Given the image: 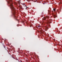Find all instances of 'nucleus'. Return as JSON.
<instances>
[{
    "label": "nucleus",
    "mask_w": 62,
    "mask_h": 62,
    "mask_svg": "<svg viewBox=\"0 0 62 62\" xmlns=\"http://www.w3.org/2000/svg\"><path fill=\"white\" fill-rule=\"evenodd\" d=\"M8 4H9V6L10 7V8L12 10V12L13 13V16L15 19L17 18V17L16 16V9L12 4V0H8Z\"/></svg>",
    "instance_id": "obj_1"
},
{
    "label": "nucleus",
    "mask_w": 62,
    "mask_h": 62,
    "mask_svg": "<svg viewBox=\"0 0 62 62\" xmlns=\"http://www.w3.org/2000/svg\"><path fill=\"white\" fill-rule=\"evenodd\" d=\"M52 21V19H50V20H47V23L46 24L48 25H47L46 26H45L44 25L43 27V28H44V29H45L46 31H47V30H48V26L50 27H51V25H49L48 24V23H51V21Z\"/></svg>",
    "instance_id": "obj_2"
},
{
    "label": "nucleus",
    "mask_w": 62,
    "mask_h": 62,
    "mask_svg": "<svg viewBox=\"0 0 62 62\" xmlns=\"http://www.w3.org/2000/svg\"><path fill=\"white\" fill-rule=\"evenodd\" d=\"M42 24H43V25H45V22H44L43 21L42 22Z\"/></svg>",
    "instance_id": "obj_3"
},
{
    "label": "nucleus",
    "mask_w": 62,
    "mask_h": 62,
    "mask_svg": "<svg viewBox=\"0 0 62 62\" xmlns=\"http://www.w3.org/2000/svg\"><path fill=\"white\" fill-rule=\"evenodd\" d=\"M46 17H44L43 18V20H46Z\"/></svg>",
    "instance_id": "obj_4"
},
{
    "label": "nucleus",
    "mask_w": 62,
    "mask_h": 62,
    "mask_svg": "<svg viewBox=\"0 0 62 62\" xmlns=\"http://www.w3.org/2000/svg\"><path fill=\"white\" fill-rule=\"evenodd\" d=\"M48 12L49 14H50V13H51V11L49 10H48Z\"/></svg>",
    "instance_id": "obj_5"
},
{
    "label": "nucleus",
    "mask_w": 62,
    "mask_h": 62,
    "mask_svg": "<svg viewBox=\"0 0 62 62\" xmlns=\"http://www.w3.org/2000/svg\"><path fill=\"white\" fill-rule=\"evenodd\" d=\"M54 18H55L56 17V16H55V15H54Z\"/></svg>",
    "instance_id": "obj_6"
},
{
    "label": "nucleus",
    "mask_w": 62,
    "mask_h": 62,
    "mask_svg": "<svg viewBox=\"0 0 62 62\" xmlns=\"http://www.w3.org/2000/svg\"><path fill=\"white\" fill-rule=\"evenodd\" d=\"M25 8H25V9H26V8H27V7L26 6V5H25Z\"/></svg>",
    "instance_id": "obj_7"
},
{
    "label": "nucleus",
    "mask_w": 62,
    "mask_h": 62,
    "mask_svg": "<svg viewBox=\"0 0 62 62\" xmlns=\"http://www.w3.org/2000/svg\"><path fill=\"white\" fill-rule=\"evenodd\" d=\"M53 10L54 11H55V9H53Z\"/></svg>",
    "instance_id": "obj_8"
},
{
    "label": "nucleus",
    "mask_w": 62,
    "mask_h": 62,
    "mask_svg": "<svg viewBox=\"0 0 62 62\" xmlns=\"http://www.w3.org/2000/svg\"><path fill=\"white\" fill-rule=\"evenodd\" d=\"M4 48H6V46H4Z\"/></svg>",
    "instance_id": "obj_9"
},
{
    "label": "nucleus",
    "mask_w": 62,
    "mask_h": 62,
    "mask_svg": "<svg viewBox=\"0 0 62 62\" xmlns=\"http://www.w3.org/2000/svg\"><path fill=\"white\" fill-rule=\"evenodd\" d=\"M43 16L42 15L41 16V17H43Z\"/></svg>",
    "instance_id": "obj_10"
},
{
    "label": "nucleus",
    "mask_w": 62,
    "mask_h": 62,
    "mask_svg": "<svg viewBox=\"0 0 62 62\" xmlns=\"http://www.w3.org/2000/svg\"><path fill=\"white\" fill-rule=\"evenodd\" d=\"M12 58H14V57L13 56H12Z\"/></svg>",
    "instance_id": "obj_11"
},
{
    "label": "nucleus",
    "mask_w": 62,
    "mask_h": 62,
    "mask_svg": "<svg viewBox=\"0 0 62 62\" xmlns=\"http://www.w3.org/2000/svg\"><path fill=\"white\" fill-rule=\"evenodd\" d=\"M47 18H48L49 17V16H47Z\"/></svg>",
    "instance_id": "obj_12"
},
{
    "label": "nucleus",
    "mask_w": 62,
    "mask_h": 62,
    "mask_svg": "<svg viewBox=\"0 0 62 62\" xmlns=\"http://www.w3.org/2000/svg\"><path fill=\"white\" fill-rule=\"evenodd\" d=\"M38 27H39L40 26H38Z\"/></svg>",
    "instance_id": "obj_13"
},
{
    "label": "nucleus",
    "mask_w": 62,
    "mask_h": 62,
    "mask_svg": "<svg viewBox=\"0 0 62 62\" xmlns=\"http://www.w3.org/2000/svg\"><path fill=\"white\" fill-rule=\"evenodd\" d=\"M60 34V32H59V33H58V34Z\"/></svg>",
    "instance_id": "obj_14"
},
{
    "label": "nucleus",
    "mask_w": 62,
    "mask_h": 62,
    "mask_svg": "<svg viewBox=\"0 0 62 62\" xmlns=\"http://www.w3.org/2000/svg\"><path fill=\"white\" fill-rule=\"evenodd\" d=\"M21 8V9H23V8H22V7Z\"/></svg>",
    "instance_id": "obj_15"
},
{
    "label": "nucleus",
    "mask_w": 62,
    "mask_h": 62,
    "mask_svg": "<svg viewBox=\"0 0 62 62\" xmlns=\"http://www.w3.org/2000/svg\"><path fill=\"white\" fill-rule=\"evenodd\" d=\"M23 23H24V21H23Z\"/></svg>",
    "instance_id": "obj_16"
},
{
    "label": "nucleus",
    "mask_w": 62,
    "mask_h": 62,
    "mask_svg": "<svg viewBox=\"0 0 62 62\" xmlns=\"http://www.w3.org/2000/svg\"><path fill=\"white\" fill-rule=\"evenodd\" d=\"M24 21H26V20H25Z\"/></svg>",
    "instance_id": "obj_17"
},
{
    "label": "nucleus",
    "mask_w": 62,
    "mask_h": 62,
    "mask_svg": "<svg viewBox=\"0 0 62 62\" xmlns=\"http://www.w3.org/2000/svg\"><path fill=\"white\" fill-rule=\"evenodd\" d=\"M54 41H55V39H54Z\"/></svg>",
    "instance_id": "obj_18"
},
{
    "label": "nucleus",
    "mask_w": 62,
    "mask_h": 62,
    "mask_svg": "<svg viewBox=\"0 0 62 62\" xmlns=\"http://www.w3.org/2000/svg\"><path fill=\"white\" fill-rule=\"evenodd\" d=\"M18 21H19V20H18Z\"/></svg>",
    "instance_id": "obj_19"
},
{
    "label": "nucleus",
    "mask_w": 62,
    "mask_h": 62,
    "mask_svg": "<svg viewBox=\"0 0 62 62\" xmlns=\"http://www.w3.org/2000/svg\"><path fill=\"white\" fill-rule=\"evenodd\" d=\"M25 8H26V7H25Z\"/></svg>",
    "instance_id": "obj_20"
}]
</instances>
